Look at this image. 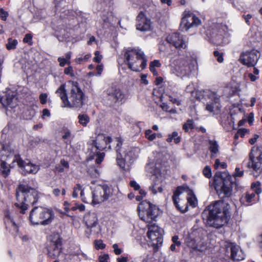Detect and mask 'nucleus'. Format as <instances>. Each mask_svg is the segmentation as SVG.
I'll return each instance as SVG.
<instances>
[{
  "instance_id": "f257e3e1",
  "label": "nucleus",
  "mask_w": 262,
  "mask_h": 262,
  "mask_svg": "<svg viewBox=\"0 0 262 262\" xmlns=\"http://www.w3.org/2000/svg\"><path fill=\"white\" fill-rule=\"evenodd\" d=\"M138 210L141 219L148 223L147 225L148 238L152 242L154 247H158L163 243V230L155 223L150 224L158 216V208L149 202L144 201L139 204Z\"/></svg>"
},
{
  "instance_id": "f03ea898",
  "label": "nucleus",
  "mask_w": 262,
  "mask_h": 262,
  "mask_svg": "<svg viewBox=\"0 0 262 262\" xmlns=\"http://www.w3.org/2000/svg\"><path fill=\"white\" fill-rule=\"evenodd\" d=\"M230 210L229 203L220 200L209 205L203 211L202 216L208 226L219 229L228 223L231 216Z\"/></svg>"
},
{
  "instance_id": "7ed1b4c3",
  "label": "nucleus",
  "mask_w": 262,
  "mask_h": 262,
  "mask_svg": "<svg viewBox=\"0 0 262 262\" xmlns=\"http://www.w3.org/2000/svg\"><path fill=\"white\" fill-rule=\"evenodd\" d=\"M69 88L66 89L65 84H61L56 91V94L62 101V107L80 108L84 104L85 94L78 82L70 81Z\"/></svg>"
},
{
  "instance_id": "20e7f679",
  "label": "nucleus",
  "mask_w": 262,
  "mask_h": 262,
  "mask_svg": "<svg viewBox=\"0 0 262 262\" xmlns=\"http://www.w3.org/2000/svg\"><path fill=\"white\" fill-rule=\"evenodd\" d=\"M42 195L35 188L24 182L16 189V202L15 206L20 209V213L24 214L28 209V203L34 205L38 202Z\"/></svg>"
},
{
  "instance_id": "39448f33",
  "label": "nucleus",
  "mask_w": 262,
  "mask_h": 262,
  "mask_svg": "<svg viewBox=\"0 0 262 262\" xmlns=\"http://www.w3.org/2000/svg\"><path fill=\"white\" fill-rule=\"evenodd\" d=\"M172 201L176 208L182 213L188 210V205L195 207L197 200L192 191L187 185L178 186L173 192Z\"/></svg>"
},
{
  "instance_id": "423d86ee",
  "label": "nucleus",
  "mask_w": 262,
  "mask_h": 262,
  "mask_svg": "<svg viewBox=\"0 0 262 262\" xmlns=\"http://www.w3.org/2000/svg\"><path fill=\"white\" fill-rule=\"evenodd\" d=\"M124 57L125 63L133 71L139 72L146 67L147 59L140 49L128 48L124 52Z\"/></svg>"
},
{
  "instance_id": "0eeeda50",
  "label": "nucleus",
  "mask_w": 262,
  "mask_h": 262,
  "mask_svg": "<svg viewBox=\"0 0 262 262\" xmlns=\"http://www.w3.org/2000/svg\"><path fill=\"white\" fill-rule=\"evenodd\" d=\"M54 217V213L52 209L35 207L30 211L29 220L33 225L46 226L50 224Z\"/></svg>"
},
{
  "instance_id": "6e6552de",
  "label": "nucleus",
  "mask_w": 262,
  "mask_h": 262,
  "mask_svg": "<svg viewBox=\"0 0 262 262\" xmlns=\"http://www.w3.org/2000/svg\"><path fill=\"white\" fill-rule=\"evenodd\" d=\"M104 95V103L108 106L118 105L125 101V95L116 86H112L107 88Z\"/></svg>"
},
{
  "instance_id": "1a4fd4ad",
  "label": "nucleus",
  "mask_w": 262,
  "mask_h": 262,
  "mask_svg": "<svg viewBox=\"0 0 262 262\" xmlns=\"http://www.w3.org/2000/svg\"><path fill=\"white\" fill-rule=\"evenodd\" d=\"M112 139L110 137H105L103 134H100L97 136L96 140L93 141L96 152V155L94 156H90L89 159L92 160L96 157L95 161L98 164H100L103 160L104 157V153H100L99 150H102L106 147V145L111 142Z\"/></svg>"
},
{
  "instance_id": "9d476101",
  "label": "nucleus",
  "mask_w": 262,
  "mask_h": 262,
  "mask_svg": "<svg viewBox=\"0 0 262 262\" xmlns=\"http://www.w3.org/2000/svg\"><path fill=\"white\" fill-rule=\"evenodd\" d=\"M47 254L52 259L56 258L61 251V239L57 233H53L48 237L46 244Z\"/></svg>"
},
{
  "instance_id": "9b49d317",
  "label": "nucleus",
  "mask_w": 262,
  "mask_h": 262,
  "mask_svg": "<svg viewBox=\"0 0 262 262\" xmlns=\"http://www.w3.org/2000/svg\"><path fill=\"white\" fill-rule=\"evenodd\" d=\"M92 189V202L94 204H100L107 200L111 194L110 187L105 184L98 185Z\"/></svg>"
},
{
  "instance_id": "f8f14e48",
  "label": "nucleus",
  "mask_w": 262,
  "mask_h": 262,
  "mask_svg": "<svg viewBox=\"0 0 262 262\" xmlns=\"http://www.w3.org/2000/svg\"><path fill=\"white\" fill-rule=\"evenodd\" d=\"M214 188L221 198H229L232 194L233 188L236 186V181H213Z\"/></svg>"
},
{
  "instance_id": "ddd939ff",
  "label": "nucleus",
  "mask_w": 262,
  "mask_h": 262,
  "mask_svg": "<svg viewBox=\"0 0 262 262\" xmlns=\"http://www.w3.org/2000/svg\"><path fill=\"white\" fill-rule=\"evenodd\" d=\"M11 155H16V154L6 150L4 147L0 152L1 171L2 174L5 178L9 175L10 168L13 167L15 165L14 163L12 164V158H9Z\"/></svg>"
},
{
  "instance_id": "4468645a",
  "label": "nucleus",
  "mask_w": 262,
  "mask_h": 262,
  "mask_svg": "<svg viewBox=\"0 0 262 262\" xmlns=\"http://www.w3.org/2000/svg\"><path fill=\"white\" fill-rule=\"evenodd\" d=\"M9 158H12V164L17 163V165L21 168L23 174H35L39 169L38 165L33 164L30 162L27 163L24 161L18 155H11Z\"/></svg>"
},
{
  "instance_id": "2eb2a0df",
  "label": "nucleus",
  "mask_w": 262,
  "mask_h": 262,
  "mask_svg": "<svg viewBox=\"0 0 262 262\" xmlns=\"http://www.w3.org/2000/svg\"><path fill=\"white\" fill-rule=\"evenodd\" d=\"M226 255L233 260L239 261L244 259V254L240 247L233 243L226 242Z\"/></svg>"
},
{
  "instance_id": "dca6fc26",
  "label": "nucleus",
  "mask_w": 262,
  "mask_h": 262,
  "mask_svg": "<svg viewBox=\"0 0 262 262\" xmlns=\"http://www.w3.org/2000/svg\"><path fill=\"white\" fill-rule=\"evenodd\" d=\"M207 97L210 101L207 102L206 110L213 115L218 114L221 108L220 96L215 92L209 91Z\"/></svg>"
},
{
  "instance_id": "f3484780",
  "label": "nucleus",
  "mask_w": 262,
  "mask_h": 262,
  "mask_svg": "<svg viewBox=\"0 0 262 262\" xmlns=\"http://www.w3.org/2000/svg\"><path fill=\"white\" fill-rule=\"evenodd\" d=\"M221 24H215L212 26L207 31V35L211 41L216 45H221L223 39L224 30Z\"/></svg>"
},
{
  "instance_id": "a211bd4d",
  "label": "nucleus",
  "mask_w": 262,
  "mask_h": 262,
  "mask_svg": "<svg viewBox=\"0 0 262 262\" xmlns=\"http://www.w3.org/2000/svg\"><path fill=\"white\" fill-rule=\"evenodd\" d=\"M161 167L159 164H154L149 163L146 166L145 169L147 174L149 176L151 179L156 180L157 179H161L165 178V173L162 172Z\"/></svg>"
},
{
  "instance_id": "6ab92c4d",
  "label": "nucleus",
  "mask_w": 262,
  "mask_h": 262,
  "mask_svg": "<svg viewBox=\"0 0 262 262\" xmlns=\"http://www.w3.org/2000/svg\"><path fill=\"white\" fill-rule=\"evenodd\" d=\"M185 38V36L180 33H173L166 37V40L177 49H185L186 47Z\"/></svg>"
},
{
  "instance_id": "aec40b11",
  "label": "nucleus",
  "mask_w": 262,
  "mask_h": 262,
  "mask_svg": "<svg viewBox=\"0 0 262 262\" xmlns=\"http://www.w3.org/2000/svg\"><path fill=\"white\" fill-rule=\"evenodd\" d=\"M84 221L88 227L90 229L91 231H93L95 233H99L100 231L99 226L97 227L98 225V217L97 214L95 212H90L85 214L83 218Z\"/></svg>"
},
{
  "instance_id": "412c9836",
  "label": "nucleus",
  "mask_w": 262,
  "mask_h": 262,
  "mask_svg": "<svg viewBox=\"0 0 262 262\" xmlns=\"http://www.w3.org/2000/svg\"><path fill=\"white\" fill-rule=\"evenodd\" d=\"M174 70L176 75L181 78L189 76L191 71L189 62L186 59L178 60L177 62Z\"/></svg>"
},
{
  "instance_id": "4be33fe9",
  "label": "nucleus",
  "mask_w": 262,
  "mask_h": 262,
  "mask_svg": "<svg viewBox=\"0 0 262 262\" xmlns=\"http://www.w3.org/2000/svg\"><path fill=\"white\" fill-rule=\"evenodd\" d=\"M257 53L254 51H247L241 54L239 60L248 67H253L258 60Z\"/></svg>"
},
{
  "instance_id": "5701e85b",
  "label": "nucleus",
  "mask_w": 262,
  "mask_h": 262,
  "mask_svg": "<svg viewBox=\"0 0 262 262\" xmlns=\"http://www.w3.org/2000/svg\"><path fill=\"white\" fill-rule=\"evenodd\" d=\"M250 160L252 163V167L253 169L257 171H260L262 167V153L257 149H254L252 148L249 154Z\"/></svg>"
},
{
  "instance_id": "b1692460",
  "label": "nucleus",
  "mask_w": 262,
  "mask_h": 262,
  "mask_svg": "<svg viewBox=\"0 0 262 262\" xmlns=\"http://www.w3.org/2000/svg\"><path fill=\"white\" fill-rule=\"evenodd\" d=\"M150 19L145 17L143 12H140L137 17V29L141 31H147L150 30Z\"/></svg>"
},
{
  "instance_id": "393cba45",
  "label": "nucleus",
  "mask_w": 262,
  "mask_h": 262,
  "mask_svg": "<svg viewBox=\"0 0 262 262\" xmlns=\"http://www.w3.org/2000/svg\"><path fill=\"white\" fill-rule=\"evenodd\" d=\"M260 183L258 181L253 182L251 184V193L248 192L245 196L246 202L248 203H251L253 202V199L255 196V193L259 194L261 192V189L259 187Z\"/></svg>"
},
{
  "instance_id": "a878e982",
  "label": "nucleus",
  "mask_w": 262,
  "mask_h": 262,
  "mask_svg": "<svg viewBox=\"0 0 262 262\" xmlns=\"http://www.w3.org/2000/svg\"><path fill=\"white\" fill-rule=\"evenodd\" d=\"M192 13L185 11L183 14V17L181 20L180 27L183 30L187 31L189 29L193 27L192 23Z\"/></svg>"
},
{
  "instance_id": "bb28decb",
  "label": "nucleus",
  "mask_w": 262,
  "mask_h": 262,
  "mask_svg": "<svg viewBox=\"0 0 262 262\" xmlns=\"http://www.w3.org/2000/svg\"><path fill=\"white\" fill-rule=\"evenodd\" d=\"M139 149L136 147H129L126 151H124L123 155L126 160L131 163L138 157Z\"/></svg>"
},
{
  "instance_id": "cd10ccee",
  "label": "nucleus",
  "mask_w": 262,
  "mask_h": 262,
  "mask_svg": "<svg viewBox=\"0 0 262 262\" xmlns=\"http://www.w3.org/2000/svg\"><path fill=\"white\" fill-rule=\"evenodd\" d=\"M187 246L191 249V252H195L197 254H199V253L203 252L206 249L205 246L199 245L192 240L187 242Z\"/></svg>"
},
{
  "instance_id": "c85d7f7f",
  "label": "nucleus",
  "mask_w": 262,
  "mask_h": 262,
  "mask_svg": "<svg viewBox=\"0 0 262 262\" xmlns=\"http://www.w3.org/2000/svg\"><path fill=\"white\" fill-rule=\"evenodd\" d=\"M80 192V196L81 197V199L82 201L84 203H88L90 202V198L87 199L84 195L83 190L82 189V186L78 184L76 185V186L74 187V190L73 192L72 196L74 198H76L78 196V192Z\"/></svg>"
},
{
  "instance_id": "c756f323",
  "label": "nucleus",
  "mask_w": 262,
  "mask_h": 262,
  "mask_svg": "<svg viewBox=\"0 0 262 262\" xmlns=\"http://www.w3.org/2000/svg\"><path fill=\"white\" fill-rule=\"evenodd\" d=\"M116 160L118 165L120 168L124 169L125 166V161L127 160L125 159V157H124L122 153L117 154Z\"/></svg>"
},
{
  "instance_id": "7c9ffc66",
  "label": "nucleus",
  "mask_w": 262,
  "mask_h": 262,
  "mask_svg": "<svg viewBox=\"0 0 262 262\" xmlns=\"http://www.w3.org/2000/svg\"><path fill=\"white\" fill-rule=\"evenodd\" d=\"M6 100L7 105L11 108L15 107L16 105V98L13 95H8Z\"/></svg>"
},
{
  "instance_id": "2f4dec72",
  "label": "nucleus",
  "mask_w": 262,
  "mask_h": 262,
  "mask_svg": "<svg viewBox=\"0 0 262 262\" xmlns=\"http://www.w3.org/2000/svg\"><path fill=\"white\" fill-rule=\"evenodd\" d=\"M209 149L213 155L217 154L219 152V145L216 141L209 140Z\"/></svg>"
},
{
  "instance_id": "473e14b6",
  "label": "nucleus",
  "mask_w": 262,
  "mask_h": 262,
  "mask_svg": "<svg viewBox=\"0 0 262 262\" xmlns=\"http://www.w3.org/2000/svg\"><path fill=\"white\" fill-rule=\"evenodd\" d=\"M176 144H178L181 141V138L178 136V133L177 132H173L171 134H169L166 139L167 142H171L172 140Z\"/></svg>"
},
{
  "instance_id": "72a5a7b5",
  "label": "nucleus",
  "mask_w": 262,
  "mask_h": 262,
  "mask_svg": "<svg viewBox=\"0 0 262 262\" xmlns=\"http://www.w3.org/2000/svg\"><path fill=\"white\" fill-rule=\"evenodd\" d=\"M79 123L83 126H86L90 122V118L86 114H79L78 116Z\"/></svg>"
},
{
  "instance_id": "f704fd0d",
  "label": "nucleus",
  "mask_w": 262,
  "mask_h": 262,
  "mask_svg": "<svg viewBox=\"0 0 262 262\" xmlns=\"http://www.w3.org/2000/svg\"><path fill=\"white\" fill-rule=\"evenodd\" d=\"M17 43L18 41L16 39L9 38L8 39V43L6 45V48L8 50H14L16 48Z\"/></svg>"
},
{
  "instance_id": "c9c22d12",
  "label": "nucleus",
  "mask_w": 262,
  "mask_h": 262,
  "mask_svg": "<svg viewBox=\"0 0 262 262\" xmlns=\"http://www.w3.org/2000/svg\"><path fill=\"white\" fill-rule=\"evenodd\" d=\"M130 186L136 190H139L140 195H141L142 197L145 196L146 192L143 189H140V186L137 183L136 181H130Z\"/></svg>"
},
{
  "instance_id": "e433bc0d",
  "label": "nucleus",
  "mask_w": 262,
  "mask_h": 262,
  "mask_svg": "<svg viewBox=\"0 0 262 262\" xmlns=\"http://www.w3.org/2000/svg\"><path fill=\"white\" fill-rule=\"evenodd\" d=\"M145 134L146 138L151 141L154 140L157 136V134L156 133H152V130L150 129L146 130Z\"/></svg>"
},
{
  "instance_id": "4c0bfd02",
  "label": "nucleus",
  "mask_w": 262,
  "mask_h": 262,
  "mask_svg": "<svg viewBox=\"0 0 262 262\" xmlns=\"http://www.w3.org/2000/svg\"><path fill=\"white\" fill-rule=\"evenodd\" d=\"M150 189L154 194H156L158 192H162L163 190L162 185H159V184H155L150 187Z\"/></svg>"
},
{
  "instance_id": "58836bf2",
  "label": "nucleus",
  "mask_w": 262,
  "mask_h": 262,
  "mask_svg": "<svg viewBox=\"0 0 262 262\" xmlns=\"http://www.w3.org/2000/svg\"><path fill=\"white\" fill-rule=\"evenodd\" d=\"M117 142L116 146V150L117 154L121 153V146L122 145V140L120 138H116L115 140Z\"/></svg>"
},
{
  "instance_id": "ea45409f",
  "label": "nucleus",
  "mask_w": 262,
  "mask_h": 262,
  "mask_svg": "<svg viewBox=\"0 0 262 262\" xmlns=\"http://www.w3.org/2000/svg\"><path fill=\"white\" fill-rule=\"evenodd\" d=\"M193 128V121L192 120H188L183 126V129L185 132H188L190 128Z\"/></svg>"
},
{
  "instance_id": "a19ab883",
  "label": "nucleus",
  "mask_w": 262,
  "mask_h": 262,
  "mask_svg": "<svg viewBox=\"0 0 262 262\" xmlns=\"http://www.w3.org/2000/svg\"><path fill=\"white\" fill-rule=\"evenodd\" d=\"M213 54L215 57L217 58V60L219 62L222 63L223 62V54L221 52H220L218 51H215L213 52Z\"/></svg>"
},
{
  "instance_id": "79ce46f5",
  "label": "nucleus",
  "mask_w": 262,
  "mask_h": 262,
  "mask_svg": "<svg viewBox=\"0 0 262 262\" xmlns=\"http://www.w3.org/2000/svg\"><path fill=\"white\" fill-rule=\"evenodd\" d=\"M95 245L96 249H103L105 247V245L103 243L102 240H97L95 241Z\"/></svg>"
},
{
  "instance_id": "37998d69",
  "label": "nucleus",
  "mask_w": 262,
  "mask_h": 262,
  "mask_svg": "<svg viewBox=\"0 0 262 262\" xmlns=\"http://www.w3.org/2000/svg\"><path fill=\"white\" fill-rule=\"evenodd\" d=\"M220 166L223 169H225L227 167V164L225 162H220L219 159H216L214 167L215 169L218 168L219 166Z\"/></svg>"
},
{
  "instance_id": "c03bdc74",
  "label": "nucleus",
  "mask_w": 262,
  "mask_h": 262,
  "mask_svg": "<svg viewBox=\"0 0 262 262\" xmlns=\"http://www.w3.org/2000/svg\"><path fill=\"white\" fill-rule=\"evenodd\" d=\"M203 174L208 179L211 177V168L209 166H206L203 170Z\"/></svg>"
},
{
  "instance_id": "a18cd8bd",
  "label": "nucleus",
  "mask_w": 262,
  "mask_h": 262,
  "mask_svg": "<svg viewBox=\"0 0 262 262\" xmlns=\"http://www.w3.org/2000/svg\"><path fill=\"white\" fill-rule=\"evenodd\" d=\"M244 174V171L241 170L239 168L236 167L235 170V172L233 174V177L236 178L237 177H241Z\"/></svg>"
},
{
  "instance_id": "49530a36",
  "label": "nucleus",
  "mask_w": 262,
  "mask_h": 262,
  "mask_svg": "<svg viewBox=\"0 0 262 262\" xmlns=\"http://www.w3.org/2000/svg\"><path fill=\"white\" fill-rule=\"evenodd\" d=\"M192 23L193 27L198 26L201 23L200 19L192 14Z\"/></svg>"
},
{
  "instance_id": "de8ad7c7",
  "label": "nucleus",
  "mask_w": 262,
  "mask_h": 262,
  "mask_svg": "<svg viewBox=\"0 0 262 262\" xmlns=\"http://www.w3.org/2000/svg\"><path fill=\"white\" fill-rule=\"evenodd\" d=\"M8 16V13L5 11L3 8L0 9V18L3 20H6Z\"/></svg>"
},
{
  "instance_id": "09e8293b",
  "label": "nucleus",
  "mask_w": 262,
  "mask_h": 262,
  "mask_svg": "<svg viewBox=\"0 0 262 262\" xmlns=\"http://www.w3.org/2000/svg\"><path fill=\"white\" fill-rule=\"evenodd\" d=\"M102 58V56L100 54L99 52L96 51L95 53V57L93 58V60L96 62L99 63L101 61Z\"/></svg>"
},
{
  "instance_id": "8fccbe9b",
  "label": "nucleus",
  "mask_w": 262,
  "mask_h": 262,
  "mask_svg": "<svg viewBox=\"0 0 262 262\" xmlns=\"http://www.w3.org/2000/svg\"><path fill=\"white\" fill-rule=\"evenodd\" d=\"M113 248L114 249V253L116 255H120L122 253V250L121 249L118 247V245L117 244H114L113 245Z\"/></svg>"
},
{
  "instance_id": "3c124183",
  "label": "nucleus",
  "mask_w": 262,
  "mask_h": 262,
  "mask_svg": "<svg viewBox=\"0 0 262 262\" xmlns=\"http://www.w3.org/2000/svg\"><path fill=\"white\" fill-rule=\"evenodd\" d=\"M64 73L66 75H69L71 77L74 76V74L73 72V68L72 67H69L64 69Z\"/></svg>"
},
{
  "instance_id": "603ef678",
  "label": "nucleus",
  "mask_w": 262,
  "mask_h": 262,
  "mask_svg": "<svg viewBox=\"0 0 262 262\" xmlns=\"http://www.w3.org/2000/svg\"><path fill=\"white\" fill-rule=\"evenodd\" d=\"M47 94L46 93L41 94L39 96V99L41 104H45L47 102Z\"/></svg>"
},
{
  "instance_id": "864d4df0",
  "label": "nucleus",
  "mask_w": 262,
  "mask_h": 262,
  "mask_svg": "<svg viewBox=\"0 0 262 262\" xmlns=\"http://www.w3.org/2000/svg\"><path fill=\"white\" fill-rule=\"evenodd\" d=\"M221 180H230L231 179V176L228 174L226 172H223L220 173Z\"/></svg>"
},
{
  "instance_id": "5fc2aeb1",
  "label": "nucleus",
  "mask_w": 262,
  "mask_h": 262,
  "mask_svg": "<svg viewBox=\"0 0 262 262\" xmlns=\"http://www.w3.org/2000/svg\"><path fill=\"white\" fill-rule=\"evenodd\" d=\"M169 98L170 101L174 104H176L178 105H180L181 103V101L177 98H174L171 96H169Z\"/></svg>"
},
{
  "instance_id": "6e6d98bb",
  "label": "nucleus",
  "mask_w": 262,
  "mask_h": 262,
  "mask_svg": "<svg viewBox=\"0 0 262 262\" xmlns=\"http://www.w3.org/2000/svg\"><path fill=\"white\" fill-rule=\"evenodd\" d=\"M109 256L107 254L100 255L99 257V262H107Z\"/></svg>"
},
{
  "instance_id": "4d7b16f0",
  "label": "nucleus",
  "mask_w": 262,
  "mask_h": 262,
  "mask_svg": "<svg viewBox=\"0 0 262 262\" xmlns=\"http://www.w3.org/2000/svg\"><path fill=\"white\" fill-rule=\"evenodd\" d=\"M58 61L59 62V66L61 67H64L66 63L68 64V62H67L66 59L62 57H59L58 58Z\"/></svg>"
},
{
  "instance_id": "13d9d810",
  "label": "nucleus",
  "mask_w": 262,
  "mask_h": 262,
  "mask_svg": "<svg viewBox=\"0 0 262 262\" xmlns=\"http://www.w3.org/2000/svg\"><path fill=\"white\" fill-rule=\"evenodd\" d=\"M32 36L30 34H27L25 35L23 39V41L26 43H28L32 40Z\"/></svg>"
},
{
  "instance_id": "bf43d9fd",
  "label": "nucleus",
  "mask_w": 262,
  "mask_h": 262,
  "mask_svg": "<svg viewBox=\"0 0 262 262\" xmlns=\"http://www.w3.org/2000/svg\"><path fill=\"white\" fill-rule=\"evenodd\" d=\"M248 76L250 79V80L252 82L256 81L259 78L258 76H256L252 73H249Z\"/></svg>"
},
{
  "instance_id": "052dcab7",
  "label": "nucleus",
  "mask_w": 262,
  "mask_h": 262,
  "mask_svg": "<svg viewBox=\"0 0 262 262\" xmlns=\"http://www.w3.org/2000/svg\"><path fill=\"white\" fill-rule=\"evenodd\" d=\"M161 66V63L158 60H155L151 62L150 63V66L151 67H159Z\"/></svg>"
},
{
  "instance_id": "680f3d73",
  "label": "nucleus",
  "mask_w": 262,
  "mask_h": 262,
  "mask_svg": "<svg viewBox=\"0 0 262 262\" xmlns=\"http://www.w3.org/2000/svg\"><path fill=\"white\" fill-rule=\"evenodd\" d=\"M179 237L177 235H175L172 237V241L173 244H176L177 246H180L181 245V242L178 241Z\"/></svg>"
},
{
  "instance_id": "e2e57ef3",
  "label": "nucleus",
  "mask_w": 262,
  "mask_h": 262,
  "mask_svg": "<svg viewBox=\"0 0 262 262\" xmlns=\"http://www.w3.org/2000/svg\"><path fill=\"white\" fill-rule=\"evenodd\" d=\"M243 16L246 24H248V25H250L249 20L252 18V15L248 14L247 15H243Z\"/></svg>"
},
{
  "instance_id": "0e129e2a",
  "label": "nucleus",
  "mask_w": 262,
  "mask_h": 262,
  "mask_svg": "<svg viewBox=\"0 0 262 262\" xmlns=\"http://www.w3.org/2000/svg\"><path fill=\"white\" fill-rule=\"evenodd\" d=\"M51 115L49 110L47 108H45L42 110V118H44L46 116L50 117Z\"/></svg>"
},
{
  "instance_id": "69168bd1",
  "label": "nucleus",
  "mask_w": 262,
  "mask_h": 262,
  "mask_svg": "<svg viewBox=\"0 0 262 262\" xmlns=\"http://www.w3.org/2000/svg\"><path fill=\"white\" fill-rule=\"evenodd\" d=\"M247 120L250 125L252 124L254 121V114L253 113H251L248 115Z\"/></svg>"
},
{
  "instance_id": "338daca9",
  "label": "nucleus",
  "mask_w": 262,
  "mask_h": 262,
  "mask_svg": "<svg viewBox=\"0 0 262 262\" xmlns=\"http://www.w3.org/2000/svg\"><path fill=\"white\" fill-rule=\"evenodd\" d=\"M247 130L245 128H242V129H239L238 130V134H239V135L241 137H244L245 135L246 134V133H247Z\"/></svg>"
},
{
  "instance_id": "774afa93",
  "label": "nucleus",
  "mask_w": 262,
  "mask_h": 262,
  "mask_svg": "<svg viewBox=\"0 0 262 262\" xmlns=\"http://www.w3.org/2000/svg\"><path fill=\"white\" fill-rule=\"evenodd\" d=\"M117 262H128V258L127 257H118L117 259Z\"/></svg>"
}]
</instances>
